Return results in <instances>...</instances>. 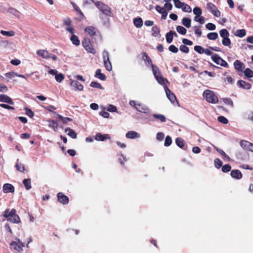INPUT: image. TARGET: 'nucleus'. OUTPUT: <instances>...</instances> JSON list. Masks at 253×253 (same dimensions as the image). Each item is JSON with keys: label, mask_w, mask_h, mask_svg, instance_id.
Here are the masks:
<instances>
[{"label": "nucleus", "mask_w": 253, "mask_h": 253, "mask_svg": "<svg viewBox=\"0 0 253 253\" xmlns=\"http://www.w3.org/2000/svg\"><path fill=\"white\" fill-rule=\"evenodd\" d=\"M24 110L25 111V114L29 117L32 118L34 117V113L31 109L25 108Z\"/></svg>", "instance_id": "nucleus-53"}, {"label": "nucleus", "mask_w": 253, "mask_h": 253, "mask_svg": "<svg viewBox=\"0 0 253 253\" xmlns=\"http://www.w3.org/2000/svg\"><path fill=\"white\" fill-rule=\"evenodd\" d=\"M193 13L197 16H201V15L202 14V11L200 7L196 6L193 8Z\"/></svg>", "instance_id": "nucleus-49"}, {"label": "nucleus", "mask_w": 253, "mask_h": 253, "mask_svg": "<svg viewBox=\"0 0 253 253\" xmlns=\"http://www.w3.org/2000/svg\"><path fill=\"white\" fill-rule=\"evenodd\" d=\"M152 72H153V75L154 76L155 78L156 79V80H157L158 83L160 84L163 85L164 86L165 85V82H168V81L167 79L164 78L162 76L161 73L159 68H157V69H153V71Z\"/></svg>", "instance_id": "nucleus-4"}, {"label": "nucleus", "mask_w": 253, "mask_h": 253, "mask_svg": "<svg viewBox=\"0 0 253 253\" xmlns=\"http://www.w3.org/2000/svg\"><path fill=\"white\" fill-rule=\"evenodd\" d=\"M172 143V139L170 136L168 135L166 136L165 140L164 145L166 147L169 146Z\"/></svg>", "instance_id": "nucleus-52"}, {"label": "nucleus", "mask_w": 253, "mask_h": 253, "mask_svg": "<svg viewBox=\"0 0 253 253\" xmlns=\"http://www.w3.org/2000/svg\"><path fill=\"white\" fill-rule=\"evenodd\" d=\"M82 44L84 49L89 53H95V50L93 48L90 41L88 38H84L82 41Z\"/></svg>", "instance_id": "nucleus-5"}, {"label": "nucleus", "mask_w": 253, "mask_h": 253, "mask_svg": "<svg viewBox=\"0 0 253 253\" xmlns=\"http://www.w3.org/2000/svg\"><path fill=\"white\" fill-rule=\"evenodd\" d=\"M8 12L10 13L11 14H13L14 16H15L16 17H19V12L16 9L10 7L8 9Z\"/></svg>", "instance_id": "nucleus-48"}, {"label": "nucleus", "mask_w": 253, "mask_h": 253, "mask_svg": "<svg viewBox=\"0 0 253 253\" xmlns=\"http://www.w3.org/2000/svg\"><path fill=\"white\" fill-rule=\"evenodd\" d=\"M160 29L157 26H155L152 28V35L154 37H161L160 34Z\"/></svg>", "instance_id": "nucleus-32"}, {"label": "nucleus", "mask_w": 253, "mask_h": 253, "mask_svg": "<svg viewBox=\"0 0 253 253\" xmlns=\"http://www.w3.org/2000/svg\"><path fill=\"white\" fill-rule=\"evenodd\" d=\"M167 98L172 103H174L176 101L174 94L168 88L167 85L164 86Z\"/></svg>", "instance_id": "nucleus-10"}, {"label": "nucleus", "mask_w": 253, "mask_h": 253, "mask_svg": "<svg viewBox=\"0 0 253 253\" xmlns=\"http://www.w3.org/2000/svg\"><path fill=\"white\" fill-rule=\"evenodd\" d=\"M37 53L38 55L44 59H49L50 54L48 51L44 50H39L37 51Z\"/></svg>", "instance_id": "nucleus-25"}, {"label": "nucleus", "mask_w": 253, "mask_h": 253, "mask_svg": "<svg viewBox=\"0 0 253 253\" xmlns=\"http://www.w3.org/2000/svg\"><path fill=\"white\" fill-rule=\"evenodd\" d=\"M129 104L139 112L147 115H150L151 114V110L150 108L143 103L134 100H130Z\"/></svg>", "instance_id": "nucleus-1"}, {"label": "nucleus", "mask_w": 253, "mask_h": 253, "mask_svg": "<svg viewBox=\"0 0 253 253\" xmlns=\"http://www.w3.org/2000/svg\"><path fill=\"white\" fill-rule=\"evenodd\" d=\"M181 23L185 27L188 28L191 27V20L189 18L184 17L182 19Z\"/></svg>", "instance_id": "nucleus-34"}, {"label": "nucleus", "mask_w": 253, "mask_h": 253, "mask_svg": "<svg viewBox=\"0 0 253 253\" xmlns=\"http://www.w3.org/2000/svg\"><path fill=\"white\" fill-rule=\"evenodd\" d=\"M90 86L94 88H99L101 89H103L104 87L101 85L100 84L97 82L93 81L91 82L90 84Z\"/></svg>", "instance_id": "nucleus-45"}, {"label": "nucleus", "mask_w": 253, "mask_h": 253, "mask_svg": "<svg viewBox=\"0 0 253 253\" xmlns=\"http://www.w3.org/2000/svg\"><path fill=\"white\" fill-rule=\"evenodd\" d=\"M94 77L102 81H105L106 79V75L101 73V70L100 69L96 70Z\"/></svg>", "instance_id": "nucleus-26"}, {"label": "nucleus", "mask_w": 253, "mask_h": 253, "mask_svg": "<svg viewBox=\"0 0 253 253\" xmlns=\"http://www.w3.org/2000/svg\"><path fill=\"white\" fill-rule=\"evenodd\" d=\"M214 148L225 158H227L229 160L230 159V157L222 150L220 149L215 146H214Z\"/></svg>", "instance_id": "nucleus-58"}, {"label": "nucleus", "mask_w": 253, "mask_h": 253, "mask_svg": "<svg viewBox=\"0 0 253 253\" xmlns=\"http://www.w3.org/2000/svg\"><path fill=\"white\" fill-rule=\"evenodd\" d=\"M70 40L71 41L72 43L76 46H78L80 44V41L78 37L74 34H73L71 36Z\"/></svg>", "instance_id": "nucleus-39"}, {"label": "nucleus", "mask_w": 253, "mask_h": 253, "mask_svg": "<svg viewBox=\"0 0 253 253\" xmlns=\"http://www.w3.org/2000/svg\"><path fill=\"white\" fill-rule=\"evenodd\" d=\"M206 28L210 31H213L216 29V26L215 24L212 23H208L206 25Z\"/></svg>", "instance_id": "nucleus-61"}, {"label": "nucleus", "mask_w": 253, "mask_h": 253, "mask_svg": "<svg viewBox=\"0 0 253 253\" xmlns=\"http://www.w3.org/2000/svg\"><path fill=\"white\" fill-rule=\"evenodd\" d=\"M181 8L184 12H191L192 11L191 7L189 5L184 3H183V5H182Z\"/></svg>", "instance_id": "nucleus-55"}, {"label": "nucleus", "mask_w": 253, "mask_h": 253, "mask_svg": "<svg viewBox=\"0 0 253 253\" xmlns=\"http://www.w3.org/2000/svg\"><path fill=\"white\" fill-rule=\"evenodd\" d=\"M58 201L63 204L67 205L69 203V198L62 192H59L57 194Z\"/></svg>", "instance_id": "nucleus-11"}, {"label": "nucleus", "mask_w": 253, "mask_h": 253, "mask_svg": "<svg viewBox=\"0 0 253 253\" xmlns=\"http://www.w3.org/2000/svg\"><path fill=\"white\" fill-rule=\"evenodd\" d=\"M221 170L223 172L227 173L231 171V167L229 164H226L222 167Z\"/></svg>", "instance_id": "nucleus-50"}, {"label": "nucleus", "mask_w": 253, "mask_h": 253, "mask_svg": "<svg viewBox=\"0 0 253 253\" xmlns=\"http://www.w3.org/2000/svg\"><path fill=\"white\" fill-rule=\"evenodd\" d=\"M214 166L217 169H219L222 167V162L218 158H216L214 160Z\"/></svg>", "instance_id": "nucleus-51"}, {"label": "nucleus", "mask_w": 253, "mask_h": 253, "mask_svg": "<svg viewBox=\"0 0 253 253\" xmlns=\"http://www.w3.org/2000/svg\"><path fill=\"white\" fill-rule=\"evenodd\" d=\"M234 66L236 71L241 72H243L245 68V65L239 60H235L234 62Z\"/></svg>", "instance_id": "nucleus-14"}, {"label": "nucleus", "mask_w": 253, "mask_h": 253, "mask_svg": "<svg viewBox=\"0 0 253 253\" xmlns=\"http://www.w3.org/2000/svg\"><path fill=\"white\" fill-rule=\"evenodd\" d=\"M71 3H72V4L73 5V7L74 9L76 11L78 12L79 13V17L78 18V20H80V21L83 20L84 18V15L83 12L81 10L80 8L76 4H75L73 2H71Z\"/></svg>", "instance_id": "nucleus-29"}, {"label": "nucleus", "mask_w": 253, "mask_h": 253, "mask_svg": "<svg viewBox=\"0 0 253 253\" xmlns=\"http://www.w3.org/2000/svg\"><path fill=\"white\" fill-rule=\"evenodd\" d=\"M133 24L136 28H141L143 25V20L140 17L135 18L133 19Z\"/></svg>", "instance_id": "nucleus-31"}, {"label": "nucleus", "mask_w": 253, "mask_h": 253, "mask_svg": "<svg viewBox=\"0 0 253 253\" xmlns=\"http://www.w3.org/2000/svg\"><path fill=\"white\" fill-rule=\"evenodd\" d=\"M10 248L11 249H13L18 252H21L22 249L20 246H19L16 242L12 241L10 244Z\"/></svg>", "instance_id": "nucleus-30"}, {"label": "nucleus", "mask_w": 253, "mask_h": 253, "mask_svg": "<svg viewBox=\"0 0 253 253\" xmlns=\"http://www.w3.org/2000/svg\"><path fill=\"white\" fill-rule=\"evenodd\" d=\"M180 50L185 53H188L189 51L188 47L185 44L181 45L179 47Z\"/></svg>", "instance_id": "nucleus-59"}, {"label": "nucleus", "mask_w": 253, "mask_h": 253, "mask_svg": "<svg viewBox=\"0 0 253 253\" xmlns=\"http://www.w3.org/2000/svg\"><path fill=\"white\" fill-rule=\"evenodd\" d=\"M65 132L67 133V134L73 139H76L77 137L76 132L70 127L66 128Z\"/></svg>", "instance_id": "nucleus-28"}, {"label": "nucleus", "mask_w": 253, "mask_h": 253, "mask_svg": "<svg viewBox=\"0 0 253 253\" xmlns=\"http://www.w3.org/2000/svg\"><path fill=\"white\" fill-rule=\"evenodd\" d=\"M110 136L108 134H102L100 132L97 133L95 136V139L97 141H103L106 139H110Z\"/></svg>", "instance_id": "nucleus-16"}, {"label": "nucleus", "mask_w": 253, "mask_h": 253, "mask_svg": "<svg viewBox=\"0 0 253 253\" xmlns=\"http://www.w3.org/2000/svg\"><path fill=\"white\" fill-rule=\"evenodd\" d=\"M218 37V35L216 32H211L207 34V38L210 40H215Z\"/></svg>", "instance_id": "nucleus-42"}, {"label": "nucleus", "mask_w": 253, "mask_h": 253, "mask_svg": "<svg viewBox=\"0 0 253 253\" xmlns=\"http://www.w3.org/2000/svg\"><path fill=\"white\" fill-rule=\"evenodd\" d=\"M104 66L108 71H111L112 69L111 63L108 57L107 58H104Z\"/></svg>", "instance_id": "nucleus-24"}, {"label": "nucleus", "mask_w": 253, "mask_h": 253, "mask_svg": "<svg viewBox=\"0 0 253 253\" xmlns=\"http://www.w3.org/2000/svg\"><path fill=\"white\" fill-rule=\"evenodd\" d=\"M0 33L2 35L5 36H8V37H12L15 35V33L13 31H4V30H1Z\"/></svg>", "instance_id": "nucleus-47"}, {"label": "nucleus", "mask_w": 253, "mask_h": 253, "mask_svg": "<svg viewBox=\"0 0 253 253\" xmlns=\"http://www.w3.org/2000/svg\"><path fill=\"white\" fill-rule=\"evenodd\" d=\"M203 96L206 100L210 103L215 104L218 101V97L215 95L213 91L207 89L204 91Z\"/></svg>", "instance_id": "nucleus-2"}, {"label": "nucleus", "mask_w": 253, "mask_h": 253, "mask_svg": "<svg viewBox=\"0 0 253 253\" xmlns=\"http://www.w3.org/2000/svg\"><path fill=\"white\" fill-rule=\"evenodd\" d=\"M94 4L105 15L108 16H112L111 9L107 5L99 1L94 2Z\"/></svg>", "instance_id": "nucleus-3"}, {"label": "nucleus", "mask_w": 253, "mask_h": 253, "mask_svg": "<svg viewBox=\"0 0 253 253\" xmlns=\"http://www.w3.org/2000/svg\"><path fill=\"white\" fill-rule=\"evenodd\" d=\"M244 74L245 77L249 80H251L250 78L253 77V71H252L250 68H247L245 69L244 71Z\"/></svg>", "instance_id": "nucleus-35"}, {"label": "nucleus", "mask_w": 253, "mask_h": 253, "mask_svg": "<svg viewBox=\"0 0 253 253\" xmlns=\"http://www.w3.org/2000/svg\"><path fill=\"white\" fill-rule=\"evenodd\" d=\"M246 34V31L244 29L237 30L235 33V36L240 38L244 37L245 36Z\"/></svg>", "instance_id": "nucleus-41"}, {"label": "nucleus", "mask_w": 253, "mask_h": 253, "mask_svg": "<svg viewBox=\"0 0 253 253\" xmlns=\"http://www.w3.org/2000/svg\"><path fill=\"white\" fill-rule=\"evenodd\" d=\"M52 114L56 116V118H59L62 121V123L64 124H67L68 122H72L73 121V119L72 118L68 117H64L62 115L57 114L55 111H52Z\"/></svg>", "instance_id": "nucleus-18"}, {"label": "nucleus", "mask_w": 253, "mask_h": 253, "mask_svg": "<svg viewBox=\"0 0 253 253\" xmlns=\"http://www.w3.org/2000/svg\"><path fill=\"white\" fill-rule=\"evenodd\" d=\"M217 120L219 122L223 124H227L228 123L227 119L222 116L218 117Z\"/></svg>", "instance_id": "nucleus-57"}, {"label": "nucleus", "mask_w": 253, "mask_h": 253, "mask_svg": "<svg viewBox=\"0 0 253 253\" xmlns=\"http://www.w3.org/2000/svg\"><path fill=\"white\" fill-rule=\"evenodd\" d=\"M205 18L203 16H197L194 18V20L196 22H199L201 24L205 23Z\"/></svg>", "instance_id": "nucleus-60"}, {"label": "nucleus", "mask_w": 253, "mask_h": 253, "mask_svg": "<svg viewBox=\"0 0 253 253\" xmlns=\"http://www.w3.org/2000/svg\"><path fill=\"white\" fill-rule=\"evenodd\" d=\"M22 182L26 190H28L31 188V179L30 178L24 179Z\"/></svg>", "instance_id": "nucleus-38"}, {"label": "nucleus", "mask_w": 253, "mask_h": 253, "mask_svg": "<svg viewBox=\"0 0 253 253\" xmlns=\"http://www.w3.org/2000/svg\"><path fill=\"white\" fill-rule=\"evenodd\" d=\"M2 190L5 193H14V187L11 184L5 183L3 185Z\"/></svg>", "instance_id": "nucleus-17"}, {"label": "nucleus", "mask_w": 253, "mask_h": 253, "mask_svg": "<svg viewBox=\"0 0 253 253\" xmlns=\"http://www.w3.org/2000/svg\"><path fill=\"white\" fill-rule=\"evenodd\" d=\"M152 117L157 121H160L161 123H164L166 121V118L164 115L160 114H153Z\"/></svg>", "instance_id": "nucleus-27"}, {"label": "nucleus", "mask_w": 253, "mask_h": 253, "mask_svg": "<svg viewBox=\"0 0 253 253\" xmlns=\"http://www.w3.org/2000/svg\"><path fill=\"white\" fill-rule=\"evenodd\" d=\"M169 50L173 53H176L178 51V48L172 44L169 46Z\"/></svg>", "instance_id": "nucleus-64"}, {"label": "nucleus", "mask_w": 253, "mask_h": 253, "mask_svg": "<svg viewBox=\"0 0 253 253\" xmlns=\"http://www.w3.org/2000/svg\"><path fill=\"white\" fill-rule=\"evenodd\" d=\"M56 81L58 83H61L65 78L64 76L62 73H57L55 77Z\"/></svg>", "instance_id": "nucleus-54"}, {"label": "nucleus", "mask_w": 253, "mask_h": 253, "mask_svg": "<svg viewBox=\"0 0 253 253\" xmlns=\"http://www.w3.org/2000/svg\"><path fill=\"white\" fill-rule=\"evenodd\" d=\"M71 85L75 87L77 90L82 91L84 89V86L78 81L76 80H73L71 82Z\"/></svg>", "instance_id": "nucleus-23"}, {"label": "nucleus", "mask_w": 253, "mask_h": 253, "mask_svg": "<svg viewBox=\"0 0 253 253\" xmlns=\"http://www.w3.org/2000/svg\"><path fill=\"white\" fill-rule=\"evenodd\" d=\"M194 50L199 54L204 53V48L200 45H195L194 47Z\"/></svg>", "instance_id": "nucleus-62"}, {"label": "nucleus", "mask_w": 253, "mask_h": 253, "mask_svg": "<svg viewBox=\"0 0 253 253\" xmlns=\"http://www.w3.org/2000/svg\"><path fill=\"white\" fill-rule=\"evenodd\" d=\"M173 36L177 37V34L173 31H170L168 32L166 35V39L167 43H170L172 42L173 39Z\"/></svg>", "instance_id": "nucleus-15"}, {"label": "nucleus", "mask_w": 253, "mask_h": 253, "mask_svg": "<svg viewBox=\"0 0 253 253\" xmlns=\"http://www.w3.org/2000/svg\"><path fill=\"white\" fill-rule=\"evenodd\" d=\"M19 161V159L17 160V163L15 164V167L18 171L21 172H24L25 170V167L23 164H19L18 162Z\"/></svg>", "instance_id": "nucleus-44"}, {"label": "nucleus", "mask_w": 253, "mask_h": 253, "mask_svg": "<svg viewBox=\"0 0 253 253\" xmlns=\"http://www.w3.org/2000/svg\"><path fill=\"white\" fill-rule=\"evenodd\" d=\"M237 85L239 87L245 89H250L252 87V84L250 83L242 80H240L237 82Z\"/></svg>", "instance_id": "nucleus-13"}, {"label": "nucleus", "mask_w": 253, "mask_h": 253, "mask_svg": "<svg viewBox=\"0 0 253 253\" xmlns=\"http://www.w3.org/2000/svg\"><path fill=\"white\" fill-rule=\"evenodd\" d=\"M14 212H16V211L15 209H12L10 211H9L8 209H7L4 211L3 215L7 219L10 216L14 214Z\"/></svg>", "instance_id": "nucleus-33"}, {"label": "nucleus", "mask_w": 253, "mask_h": 253, "mask_svg": "<svg viewBox=\"0 0 253 253\" xmlns=\"http://www.w3.org/2000/svg\"><path fill=\"white\" fill-rule=\"evenodd\" d=\"M207 8L215 17H219L220 16V12L217 7L212 3L209 2L207 5Z\"/></svg>", "instance_id": "nucleus-7"}, {"label": "nucleus", "mask_w": 253, "mask_h": 253, "mask_svg": "<svg viewBox=\"0 0 253 253\" xmlns=\"http://www.w3.org/2000/svg\"><path fill=\"white\" fill-rule=\"evenodd\" d=\"M223 101L226 104L230 105L231 107H233L234 103L231 98H223Z\"/></svg>", "instance_id": "nucleus-56"}, {"label": "nucleus", "mask_w": 253, "mask_h": 253, "mask_svg": "<svg viewBox=\"0 0 253 253\" xmlns=\"http://www.w3.org/2000/svg\"><path fill=\"white\" fill-rule=\"evenodd\" d=\"M231 176L236 179H240L242 177V174L241 172L238 169H233L231 171Z\"/></svg>", "instance_id": "nucleus-19"}, {"label": "nucleus", "mask_w": 253, "mask_h": 253, "mask_svg": "<svg viewBox=\"0 0 253 253\" xmlns=\"http://www.w3.org/2000/svg\"><path fill=\"white\" fill-rule=\"evenodd\" d=\"M222 43L224 46L230 47L231 44V42L229 39V37L223 39Z\"/></svg>", "instance_id": "nucleus-46"}, {"label": "nucleus", "mask_w": 253, "mask_h": 253, "mask_svg": "<svg viewBox=\"0 0 253 253\" xmlns=\"http://www.w3.org/2000/svg\"><path fill=\"white\" fill-rule=\"evenodd\" d=\"M126 137L128 139H134L139 138L140 134L134 131H129L126 133Z\"/></svg>", "instance_id": "nucleus-22"}, {"label": "nucleus", "mask_w": 253, "mask_h": 253, "mask_svg": "<svg viewBox=\"0 0 253 253\" xmlns=\"http://www.w3.org/2000/svg\"><path fill=\"white\" fill-rule=\"evenodd\" d=\"M47 122H48L49 123L48 125L49 127L52 128L54 130L56 131L58 126L57 122L56 121L53 120H48Z\"/></svg>", "instance_id": "nucleus-37"}, {"label": "nucleus", "mask_w": 253, "mask_h": 253, "mask_svg": "<svg viewBox=\"0 0 253 253\" xmlns=\"http://www.w3.org/2000/svg\"><path fill=\"white\" fill-rule=\"evenodd\" d=\"M0 102L6 103L11 105L14 104L13 101L10 97L4 94H0Z\"/></svg>", "instance_id": "nucleus-12"}, {"label": "nucleus", "mask_w": 253, "mask_h": 253, "mask_svg": "<svg viewBox=\"0 0 253 253\" xmlns=\"http://www.w3.org/2000/svg\"><path fill=\"white\" fill-rule=\"evenodd\" d=\"M16 212H14V214L10 216L7 219V220L13 223H19L21 222L20 218L18 214L16 213Z\"/></svg>", "instance_id": "nucleus-21"}, {"label": "nucleus", "mask_w": 253, "mask_h": 253, "mask_svg": "<svg viewBox=\"0 0 253 253\" xmlns=\"http://www.w3.org/2000/svg\"><path fill=\"white\" fill-rule=\"evenodd\" d=\"M211 58L215 64L220 65L221 66L224 67H229V65L226 61L221 58L218 54L214 53L212 55Z\"/></svg>", "instance_id": "nucleus-6"}, {"label": "nucleus", "mask_w": 253, "mask_h": 253, "mask_svg": "<svg viewBox=\"0 0 253 253\" xmlns=\"http://www.w3.org/2000/svg\"><path fill=\"white\" fill-rule=\"evenodd\" d=\"M176 29L177 32L181 35H184L186 34L187 30L183 26H177L176 27Z\"/></svg>", "instance_id": "nucleus-43"}, {"label": "nucleus", "mask_w": 253, "mask_h": 253, "mask_svg": "<svg viewBox=\"0 0 253 253\" xmlns=\"http://www.w3.org/2000/svg\"><path fill=\"white\" fill-rule=\"evenodd\" d=\"M142 55L143 60L144 61L146 64H147V65L148 66H149L150 65L151 67L152 71H153V69H157V68H158V67L157 66L153 64L151 58L149 57V56L148 55V54L146 53V52H143L142 53Z\"/></svg>", "instance_id": "nucleus-9"}, {"label": "nucleus", "mask_w": 253, "mask_h": 253, "mask_svg": "<svg viewBox=\"0 0 253 253\" xmlns=\"http://www.w3.org/2000/svg\"><path fill=\"white\" fill-rule=\"evenodd\" d=\"M174 4L175 7L180 8L183 5V2H182L180 0H173Z\"/></svg>", "instance_id": "nucleus-63"}, {"label": "nucleus", "mask_w": 253, "mask_h": 253, "mask_svg": "<svg viewBox=\"0 0 253 253\" xmlns=\"http://www.w3.org/2000/svg\"><path fill=\"white\" fill-rule=\"evenodd\" d=\"M175 143L179 148L184 150H187V147L185 146V141L182 138L180 137L176 138L175 139Z\"/></svg>", "instance_id": "nucleus-20"}, {"label": "nucleus", "mask_w": 253, "mask_h": 253, "mask_svg": "<svg viewBox=\"0 0 253 253\" xmlns=\"http://www.w3.org/2000/svg\"><path fill=\"white\" fill-rule=\"evenodd\" d=\"M240 145L244 150L253 152V144L252 143L242 140L240 142Z\"/></svg>", "instance_id": "nucleus-8"}, {"label": "nucleus", "mask_w": 253, "mask_h": 253, "mask_svg": "<svg viewBox=\"0 0 253 253\" xmlns=\"http://www.w3.org/2000/svg\"><path fill=\"white\" fill-rule=\"evenodd\" d=\"M84 30L91 36H93L96 34L95 28L93 26H88L85 28Z\"/></svg>", "instance_id": "nucleus-36"}, {"label": "nucleus", "mask_w": 253, "mask_h": 253, "mask_svg": "<svg viewBox=\"0 0 253 253\" xmlns=\"http://www.w3.org/2000/svg\"><path fill=\"white\" fill-rule=\"evenodd\" d=\"M219 35L222 39L230 36L229 32L226 29H222L220 30L219 31Z\"/></svg>", "instance_id": "nucleus-40"}]
</instances>
